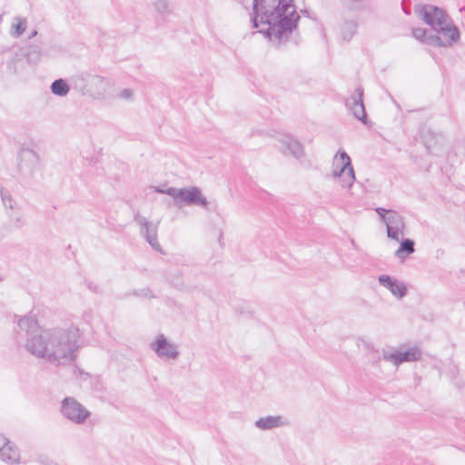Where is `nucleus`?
I'll use <instances>...</instances> for the list:
<instances>
[{
	"label": "nucleus",
	"mask_w": 465,
	"mask_h": 465,
	"mask_svg": "<svg viewBox=\"0 0 465 465\" xmlns=\"http://www.w3.org/2000/svg\"><path fill=\"white\" fill-rule=\"evenodd\" d=\"M420 357L421 351L416 346L407 348L401 347L400 349L384 351L382 352V359L394 366H399L404 362L419 361Z\"/></svg>",
	"instance_id": "9d476101"
},
{
	"label": "nucleus",
	"mask_w": 465,
	"mask_h": 465,
	"mask_svg": "<svg viewBox=\"0 0 465 465\" xmlns=\"http://www.w3.org/2000/svg\"><path fill=\"white\" fill-rule=\"evenodd\" d=\"M430 38L431 45L437 47H449L460 40V32L450 18L433 31Z\"/></svg>",
	"instance_id": "423d86ee"
},
{
	"label": "nucleus",
	"mask_w": 465,
	"mask_h": 465,
	"mask_svg": "<svg viewBox=\"0 0 465 465\" xmlns=\"http://www.w3.org/2000/svg\"><path fill=\"white\" fill-rule=\"evenodd\" d=\"M27 19L22 16H15L11 20L9 34L14 38L20 37L27 28Z\"/></svg>",
	"instance_id": "a211bd4d"
},
{
	"label": "nucleus",
	"mask_w": 465,
	"mask_h": 465,
	"mask_svg": "<svg viewBox=\"0 0 465 465\" xmlns=\"http://www.w3.org/2000/svg\"><path fill=\"white\" fill-rule=\"evenodd\" d=\"M25 48V61L29 64H36L43 56L42 47L38 45H28Z\"/></svg>",
	"instance_id": "6ab92c4d"
},
{
	"label": "nucleus",
	"mask_w": 465,
	"mask_h": 465,
	"mask_svg": "<svg viewBox=\"0 0 465 465\" xmlns=\"http://www.w3.org/2000/svg\"><path fill=\"white\" fill-rule=\"evenodd\" d=\"M362 95L363 90L361 87L357 88L355 94L346 101V106L355 118L362 123H366V113L362 102Z\"/></svg>",
	"instance_id": "2eb2a0df"
},
{
	"label": "nucleus",
	"mask_w": 465,
	"mask_h": 465,
	"mask_svg": "<svg viewBox=\"0 0 465 465\" xmlns=\"http://www.w3.org/2000/svg\"><path fill=\"white\" fill-rule=\"evenodd\" d=\"M414 241L411 239H404L401 242L400 247L395 252V256L403 261L408 255L415 252Z\"/></svg>",
	"instance_id": "aec40b11"
},
{
	"label": "nucleus",
	"mask_w": 465,
	"mask_h": 465,
	"mask_svg": "<svg viewBox=\"0 0 465 465\" xmlns=\"http://www.w3.org/2000/svg\"><path fill=\"white\" fill-rule=\"evenodd\" d=\"M153 189L155 193L168 194V192L171 190H175V187H165L163 185V186H154V187H153Z\"/></svg>",
	"instance_id": "c756f323"
},
{
	"label": "nucleus",
	"mask_w": 465,
	"mask_h": 465,
	"mask_svg": "<svg viewBox=\"0 0 465 465\" xmlns=\"http://www.w3.org/2000/svg\"><path fill=\"white\" fill-rule=\"evenodd\" d=\"M412 36L418 41L431 45L430 38L433 36V34H429L426 29L418 27L412 29Z\"/></svg>",
	"instance_id": "a878e982"
},
{
	"label": "nucleus",
	"mask_w": 465,
	"mask_h": 465,
	"mask_svg": "<svg viewBox=\"0 0 465 465\" xmlns=\"http://www.w3.org/2000/svg\"><path fill=\"white\" fill-rule=\"evenodd\" d=\"M18 326L27 334L26 350L34 356L54 365H67L74 361L79 349V328L42 329L33 316H25Z\"/></svg>",
	"instance_id": "f257e3e1"
},
{
	"label": "nucleus",
	"mask_w": 465,
	"mask_h": 465,
	"mask_svg": "<svg viewBox=\"0 0 465 465\" xmlns=\"http://www.w3.org/2000/svg\"><path fill=\"white\" fill-rule=\"evenodd\" d=\"M6 52L12 53L11 56V64H13L14 71L15 72L18 64L25 60V48L19 46H13L11 48L5 49Z\"/></svg>",
	"instance_id": "4be33fe9"
},
{
	"label": "nucleus",
	"mask_w": 465,
	"mask_h": 465,
	"mask_svg": "<svg viewBox=\"0 0 465 465\" xmlns=\"http://www.w3.org/2000/svg\"><path fill=\"white\" fill-rule=\"evenodd\" d=\"M133 95H134V92L131 89H124L119 94L120 98L124 99V100L131 99L133 97Z\"/></svg>",
	"instance_id": "c85d7f7f"
},
{
	"label": "nucleus",
	"mask_w": 465,
	"mask_h": 465,
	"mask_svg": "<svg viewBox=\"0 0 465 465\" xmlns=\"http://www.w3.org/2000/svg\"><path fill=\"white\" fill-rule=\"evenodd\" d=\"M50 89L54 95L61 97L66 96L70 91L66 81L62 78L54 80L52 83Z\"/></svg>",
	"instance_id": "412c9836"
},
{
	"label": "nucleus",
	"mask_w": 465,
	"mask_h": 465,
	"mask_svg": "<svg viewBox=\"0 0 465 465\" xmlns=\"http://www.w3.org/2000/svg\"><path fill=\"white\" fill-rule=\"evenodd\" d=\"M300 15L293 0H253L252 21L273 45L289 39Z\"/></svg>",
	"instance_id": "f03ea898"
},
{
	"label": "nucleus",
	"mask_w": 465,
	"mask_h": 465,
	"mask_svg": "<svg viewBox=\"0 0 465 465\" xmlns=\"http://www.w3.org/2000/svg\"><path fill=\"white\" fill-rule=\"evenodd\" d=\"M45 465H58L55 461L46 460L44 463Z\"/></svg>",
	"instance_id": "2f4dec72"
},
{
	"label": "nucleus",
	"mask_w": 465,
	"mask_h": 465,
	"mask_svg": "<svg viewBox=\"0 0 465 465\" xmlns=\"http://www.w3.org/2000/svg\"><path fill=\"white\" fill-rule=\"evenodd\" d=\"M12 55V53L6 52V50L0 53V72L4 71V69H6L8 72H15L13 64H11Z\"/></svg>",
	"instance_id": "b1692460"
},
{
	"label": "nucleus",
	"mask_w": 465,
	"mask_h": 465,
	"mask_svg": "<svg viewBox=\"0 0 465 465\" xmlns=\"http://www.w3.org/2000/svg\"><path fill=\"white\" fill-rule=\"evenodd\" d=\"M0 459L7 463L15 464L20 461L18 449L5 436L0 434Z\"/></svg>",
	"instance_id": "dca6fc26"
},
{
	"label": "nucleus",
	"mask_w": 465,
	"mask_h": 465,
	"mask_svg": "<svg viewBox=\"0 0 465 465\" xmlns=\"http://www.w3.org/2000/svg\"><path fill=\"white\" fill-rule=\"evenodd\" d=\"M331 176L337 179L342 188L351 189L355 182L354 169L351 157L343 150H339L333 156Z\"/></svg>",
	"instance_id": "7ed1b4c3"
},
{
	"label": "nucleus",
	"mask_w": 465,
	"mask_h": 465,
	"mask_svg": "<svg viewBox=\"0 0 465 465\" xmlns=\"http://www.w3.org/2000/svg\"><path fill=\"white\" fill-rule=\"evenodd\" d=\"M153 5L157 13L163 15H169L172 12L168 0H155Z\"/></svg>",
	"instance_id": "bb28decb"
},
{
	"label": "nucleus",
	"mask_w": 465,
	"mask_h": 465,
	"mask_svg": "<svg viewBox=\"0 0 465 465\" xmlns=\"http://www.w3.org/2000/svg\"><path fill=\"white\" fill-rule=\"evenodd\" d=\"M19 169L25 173H32L40 165L38 153L31 148L22 147L18 153Z\"/></svg>",
	"instance_id": "f8f14e48"
},
{
	"label": "nucleus",
	"mask_w": 465,
	"mask_h": 465,
	"mask_svg": "<svg viewBox=\"0 0 465 465\" xmlns=\"http://www.w3.org/2000/svg\"><path fill=\"white\" fill-rule=\"evenodd\" d=\"M357 30V25L354 21H346L342 24L341 28V37L345 41H350L355 35Z\"/></svg>",
	"instance_id": "5701e85b"
},
{
	"label": "nucleus",
	"mask_w": 465,
	"mask_h": 465,
	"mask_svg": "<svg viewBox=\"0 0 465 465\" xmlns=\"http://www.w3.org/2000/svg\"><path fill=\"white\" fill-rule=\"evenodd\" d=\"M150 348L164 361H173L179 356L178 345L163 333L155 336L150 343Z\"/></svg>",
	"instance_id": "1a4fd4ad"
},
{
	"label": "nucleus",
	"mask_w": 465,
	"mask_h": 465,
	"mask_svg": "<svg viewBox=\"0 0 465 465\" xmlns=\"http://www.w3.org/2000/svg\"><path fill=\"white\" fill-rule=\"evenodd\" d=\"M0 196L3 204L6 209L15 210L17 208V203L12 198L10 193L4 188H0Z\"/></svg>",
	"instance_id": "393cba45"
},
{
	"label": "nucleus",
	"mask_w": 465,
	"mask_h": 465,
	"mask_svg": "<svg viewBox=\"0 0 465 465\" xmlns=\"http://www.w3.org/2000/svg\"><path fill=\"white\" fill-rule=\"evenodd\" d=\"M134 294L136 296H139V297H144V298H148V299H152V298L155 297L153 294L152 291L147 288L135 291Z\"/></svg>",
	"instance_id": "cd10ccee"
},
{
	"label": "nucleus",
	"mask_w": 465,
	"mask_h": 465,
	"mask_svg": "<svg viewBox=\"0 0 465 465\" xmlns=\"http://www.w3.org/2000/svg\"><path fill=\"white\" fill-rule=\"evenodd\" d=\"M361 341H362V342H363L364 341H363L362 339H358V343H357V344H358V346H360V342H361Z\"/></svg>",
	"instance_id": "473e14b6"
},
{
	"label": "nucleus",
	"mask_w": 465,
	"mask_h": 465,
	"mask_svg": "<svg viewBox=\"0 0 465 465\" xmlns=\"http://www.w3.org/2000/svg\"><path fill=\"white\" fill-rule=\"evenodd\" d=\"M288 420L281 415L261 417L255 421V427L262 430H269L288 425Z\"/></svg>",
	"instance_id": "f3484780"
},
{
	"label": "nucleus",
	"mask_w": 465,
	"mask_h": 465,
	"mask_svg": "<svg viewBox=\"0 0 465 465\" xmlns=\"http://www.w3.org/2000/svg\"><path fill=\"white\" fill-rule=\"evenodd\" d=\"M37 35V31L36 30H33L30 35H28V38L31 39V38H34Z\"/></svg>",
	"instance_id": "7c9ffc66"
},
{
	"label": "nucleus",
	"mask_w": 465,
	"mask_h": 465,
	"mask_svg": "<svg viewBox=\"0 0 465 465\" xmlns=\"http://www.w3.org/2000/svg\"><path fill=\"white\" fill-rule=\"evenodd\" d=\"M176 206H199L208 209L209 202L203 194L202 190L196 186L175 188L168 192Z\"/></svg>",
	"instance_id": "20e7f679"
},
{
	"label": "nucleus",
	"mask_w": 465,
	"mask_h": 465,
	"mask_svg": "<svg viewBox=\"0 0 465 465\" xmlns=\"http://www.w3.org/2000/svg\"><path fill=\"white\" fill-rule=\"evenodd\" d=\"M378 281L380 285L387 289L395 298L402 299L406 296L408 288L402 281L387 274L379 276Z\"/></svg>",
	"instance_id": "4468645a"
},
{
	"label": "nucleus",
	"mask_w": 465,
	"mask_h": 465,
	"mask_svg": "<svg viewBox=\"0 0 465 465\" xmlns=\"http://www.w3.org/2000/svg\"><path fill=\"white\" fill-rule=\"evenodd\" d=\"M60 411L65 419L74 424H83L90 416L89 411L73 397L62 401Z\"/></svg>",
	"instance_id": "0eeeda50"
},
{
	"label": "nucleus",
	"mask_w": 465,
	"mask_h": 465,
	"mask_svg": "<svg viewBox=\"0 0 465 465\" xmlns=\"http://www.w3.org/2000/svg\"><path fill=\"white\" fill-rule=\"evenodd\" d=\"M276 147L284 155H292L297 160L304 156L303 145L292 135L278 134L275 137Z\"/></svg>",
	"instance_id": "9b49d317"
},
{
	"label": "nucleus",
	"mask_w": 465,
	"mask_h": 465,
	"mask_svg": "<svg viewBox=\"0 0 465 465\" xmlns=\"http://www.w3.org/2000/svg\"><path fill=\"white\" fill-rule=\"evenodd\" d=\"M375 212L387 227V236L399 242L404 235L405 222L401 214L394 210L377 207Z\"/></svg>",
	"instance_id": "39448f33"
},
{
	"label": "nucleus",
	"mask_w": 465,
	"mask_h": 465,
	"mask_svg": "<svg viewBox=\"0 0 465 465\" xmlns=\"http://www.w3.org/2000/svg\"><path fill=\"white\" fill-rule=\"evenodd\" d=\"M415 15L434 31L449 17L446 13L431 5H417L414 6Z\"/></svg>",
	"instance_id": "6e6552de"
},
{
	"label": "nucleus",
	"mask_w": 465,
	"mask_h": 465,
	"mask_svg": "<svg viewBox=\"0 0 465 465\" xmlns=\"http://www.w3.org/2000/svg\"><path fill=\"white\" fill-rule=\"evenodd\" d=\"M135 221L140 226L141 233L144 236L151 247L159 251L160 244L157 239L158 223L148 221L145 217L140 215L135 217Z\"/></svg>",
	"instance_id": "ddd939ff"
}]
</instances>
